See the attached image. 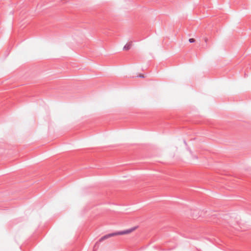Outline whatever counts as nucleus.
I'll list each match as a JSON object with an SVG mask.
<instances>
[{
    "label": "nucleus",
    "instance_id": "1",
    "mask_svg": "<svg viewBox=\"0 0 251 251\" xmlns=\"http://www.w3.org/2000/svg\"><path fill=\"white\" fill-rule=\"evenodd\" d=\"M134 230V228H131L129 229L123 230L122 231H119V232H115V233H113L108 234L106 235L103 236L102 237H101L100 239V241H101L104 239H107L109 237H112L113 236H115V235H124V234H128V233L131 232Z\"/></svg>",
    "mask_w": 251,
    "mask_h": 251
},
{
    "label": "nucleus",
    "instance_id": "2",
    "mask_svg": "<svg viewBox=\"0 0 251 251\" xmlns=\"http://www.w3.org/2000/svg\"><path fill=\"white\" fill-rule=\"evenodd\" d=\"M132 41H130V42L127 43L124 47L123 50H129L131 48V46H132Z\"/></svg>",
    "mask_w": 251,
    "mask_h": 251
},
{
    "label": "nucleus",
    "instance_id": "3",
    "mask_svg": "<svg viewBox=\"0 0 251 251\" xmlns=\"http://www.w3.org/2000/svg\"><path fill=\"white\" fill-rule=\"evenodd\" d=\"M189 41L190 43H194L195 41V40L194 38H190L189 39Z\"/></svg>",
    "mask_w": 251,
    "mask_h": 251
},
{
    "label": "nucleus",
    "instance_id": "4",
    "mask_svg": "<svg viewBox=\"0 0 251 251\" xmlns=\"http://www.w3.org/2000/svg\"><path fill=\"white\" fill-rule=\"evenodd\" d=\"M139 77H142V78L144 77V75H139Z\"/></svg>",
    "mask_w": 251,
    "mask_h": 251
},
{
    "label": "nucleus",
    "instance_id": "5",
    "mask_svg": "<svg viewBox=\"0 0 251 251\" xmlns=\"http://www.w3.org/2000/svg\"><path fill=\"white\" fill-rule=\"evenodd\" d=\"M206 41H207V39H205V42H206Z\"/></svg>",
    "mask_w": 251,
    "mask_h": 251
},
{
    "label": "nucleus",
    "instance_id": "6",
    "mask_svg": "<svg viewBox=\"0 0 251 251\" xmlns=\"http://www.w3.org/2000/svg\"><path fill=\"white\" fill-rule=\"evenodd\" d=\"M60 1H63V0H60Z\"/></svg>",
    "mask_w": 251,
    "mask_h": 251
}]
</instances>
